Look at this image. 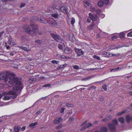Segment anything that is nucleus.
Here are the masks:
<instances>
[{
  "instance_id": "69168bd1",
  "label": "nucleus",
  "mask_w": 132,
  "mask_h": 132,
  "mask_svg": "<svg viewBox=\"0 0 132 132\" xmlns=\"http://www.w3.org/2000/svg\"><path fill=\"white\" fill-rule=\"evenodd\" d=\"M96 11L97 13H99L101 12V10L99 9H97L96 10Z\"/></svg>"
},
{
  "instance_id": "5701e85b",
  "label": "nucleus",
  "mask_w": 132,
  "mask_h": 132,
  "mask_svg": "<svg viewBox=\"0 0 132 132\" xmlns=\"http://www.w3.org/2000/svg\"><path fill=\"white\" fill-rule=\"evenodd\" d=\"M5 75L6 76V77H7V79H8V77L10 75H11V76H12V74L13 73H10V72L8 71H6L5 72Z\"/></svg>"
},
{
  "instance_id": "412c9836",
  "label": "nucleus",
  "mask_w": 132,
  "mask_h": 132,
  "mask_svg": "<svg viewBox=\"0 0 132 132\" xmlns=\"http://www.w3.org/2000/svg\"><path fill=\"white\" fill-rule=\"evenodd\" d=\"M112 118L111 116L108 117H106L105 119H103L102 120L105 122H107Z\"/></svg>"
},
{
  "instance_id": "6e6552de",
  "label": "nucleus",
  "mask_w": 132,
  "mask_h": 132,
  "mask_svg": "<svg viewBox=\"0 0 132 132\" xmlns=\"http://www.w3.org/2000/svg\"><path fill=\"white\" fill-rule=\"evenodd\" d=\"M89 18L93 21H95L97 20V17L95 15H93L92 13H90L89 14Z\"/></svg>"
},
{
  "instance_id": "9b49d317",
  "label": "nucleus",
  "mask_w": 132,
  "mask_h": 132,
  "mask_svg": "<svg viewBox=\"0 0 132 132\" xmlns=\"http://www.w3.org/2000/svg\"><path fill=\"white\" fill-rule=\"evenodd\" d=\"M49 23L53 26H55L57 25L56 22L52 19H51L50 20Z\"/></svg>"
},
{
  "instance_id": "5fc2aeb1",
  "label": "nucleus",
  "mask_w": 132,
  "mask_h": 132,
  "mask_svg": "<svg viewBox=\"0 0 132 132\" xmlns=\"http://www.w3.org/2000/svg\"><path fill=\"white\" fill-rule=\"evenodd\" d=\"M95 25V23L94 22H92L91 24L90 25L91 26V27H93Z\"/></svg>"
},
{
  "instance_id": "09e8293b",
  "label": "nucleus",
  "mask_w": 132,
  "mask_h": 132,
  "mask_svg": "<svg viewBox=\"0 0 132 132\" xmlns=\"http://www.w3.org/2000/svg\"><path fill=\"white\" fill-rule=\"evenodd\" d=\"M65 110V109L64 108H62L61 111V113H63Z\"/></svg>"
},
{
  "instance_id": "bb28decb",
  "label": "nucleus",
  "mask_w": 132,
  "mask_h": 132,
  "mask_svg": "<svg viewBox=\"0 0 132 132\" xmlns=\"http://www.w3.org/2000/svg\"><path fill=\"white\" fill-rule=\"evenodd\" d=\"M119 121L121 123H123L124 121V119L123 117H121L119 118Z\"/></svg>"
},
{
  "instance_id": "864d4df0",
  "label": "nucleus",
  "mask_w": 132,
  "mask_h": 132,
  "mask_svg": "<svg viewBox=\"0 0 132 132\" xmlns=\"http://www.w3.org/2000/svg\"><path fill=\"white\" fill-rule=\"evenodd\" d=\"M62 127V126L61 125H59L56 128L58 129H60Z\"/></svg>"
},
{
  "instance_id": "c756f323",
  "label": "nucleus",
  "mask_w": 132,
  "mask_h": 132,
  "mask_svg": "<svg viewBox=\"0 0 132 132\" xmlns=\"http://www.w3.org/2000/svg\"><path fill=\"white\" fill-rule=\"evenodd\" d=\"M112 122L113 125H114L115 126L117 125L118 124L117 120L116 119H114L112 121Z\"/></svg>"
},
{
  "instance_id": "c85d7f7f",
  "label": "nucleus",
  "mask_w": 132,
  "mask_h": 132,
  "mask_svg": "<svg viewBox=\"0 0 132 132\" xmlns=\"http://www.w3.org/2000/svg\"><path fill=\"white\" fill-rule=\"evenodd\" d=\"M121 69L119 67H118L116 68H114L111 69V72L115 71H117L119 69Z\"/></svg>"
},
{
  "instance_id": "a878e982",
  "label": "nucleus",
  "mask_w": 132,
  "mask_h": 132,
  "mask_svg": "<svg viewBox=\"0 0 132 132\" xmlns=\"http://www.w3.org/2000/svg\"><path fill=\"white\" fill-rule=\"evenodd\" d=\"M37 124V122H35L34 123H31L29 125V127H32L35 126Z\"/></svg>"
},
{
  "instance_id": "bf43d9fd",
  "label": "nucleus",
  "mask_w": 132,
  "mask_h": 132,
  "mask_svg": "<svg viewBox=\"0 0 132 132\" xmlns=\"http://www.w3.org/2000/svg\"><path fill=\"white\" fill-rule=\"evenodd\" d=\"M26 127L25 126H23V127L21 128V131H24L25 129H26Z\"/></svg>"
},
{
  "instance_id": "774afa93",
  "label": "nucleus",
  "mask_w": 132,
  "mask_h": 132,
  "mask_svg": "<svg viewBox=\"0 0 132 132\" xmlns=\"http://www.w3.org/2000/svg\"><path fill=\"white\" fill-rule=\"evenodd\" d=\"M91 87L93 89H95L96 88V87L94 86H92Z\"/></svg>"
},
{
  "instance_id": "ea45409f",
  "label": "nucleus",
  "mask_w": 132,
  "mask_h": 132,
  "mask_svg": "<svg viewBox=\"0 0 132 132\" xmlns=\"http://www.w3.org/2000/svg\"><path fill=\"white\" fill-rule=\"evenodd\" d=\"M128 36H132V31H131L127 34Z\"/></svg>"
},
{
  "instance_id": "473e14b6",
  "label": "nucleus",
  "mask_w": 132,
  "mask_h": 132,
  "mask_svg": "<svg viewBox=\"0 0 132 132\" xmlns=\"http://www.w3.org/2000/svg\"><path fill=\"white\" fill-rule=\"evenodd\" d=\"M103 2L104 4L107 5L109 3V0H104V1H103Z\"/></svg>"
},
{
  "instance_id": "f704fd0d",
  "label": "nucleus",
  "mask_w": 132,
  "mask_h": 132,
  "mask_svg": "<svg viewBox=\"0 0 132 132\" xmlns=\"http://www.w3.org/2000/svg\"><path fill=\"white\" fill-rule=\"evenodd\" d=\"M102 88L105 91H106L107 90V86L105 84L104 85H103Z\"/></svg>"
},
{
  "instance_id": "4d7b16f0",
  "label": "nucleus",
  "mask_w": 132,
  "mask_h": 132,
  "mask_svg": "<svg viewBox=\"0 0 132 132\" xmlns=\"http://www.w3.org/2000/svg\"><path fill=\"white\" fill-rule=\"evenodd\" d=\"M87 5V6H91V4H90V3H88L87 2H86V5Z\"/></svg>"
},
{
  "instance_id": "58836bf2",
  "label": "nucleus",
  "mask_w": 132,
  "mask_h": 132,
  "mask_svg": "<svg viewBox=\"0 0 132 132\" xmlns=\"http://www.w3.org/2000/svg\"><path fill=\"white\" fill-rule=\"evenodd\" d=\"M26 5V3H22L21 4V5L20 6V8H22V7H24Z\"/></svg>"
},
{
  "instance_id": "393cba45",
  "label": "nucleus",
  "mask_w": 132,
  "mask_h": 132,
  "mask_svg": "<svg viewBox=\"0 0 132 132\" xmlns=\"http://www.w3.org/2000/svg\"><path fill=\"white\" fill-rule=\"evenodd\" d=\"M58 12H57L53 14H52V17H53L55 18H56L58 17Z\"/></svg>"
},
{
  "instance_id": "e433bc0d",
  "label": "nucleus",
  "mask_w": 132,
  "mask_h": 132,
  "mask_svg": "<svg viewBox=\"0 0 132 132\" xmlns=\"http://www.w3.org/2000/svg\"><path fill=\"white\" fill-rule=\"evenodd\" d=\"M126 110L122 111L121 113H118L117 114V115L118 116H121L122 114L125 113V112H126Z\"/></svg>"
},
{
  "instance_id": "3c124183",
  "label": "nucleus",
  "mask_w": 132,
  "mask_h": 132,
  "mask_svg": "<svg viewBox=\"0 0 132 132\" xmlns=\"http://www.w3.org/2000/svg\"><path fill=\"white\" fill-rule=\"evenodd\" d=\"M74 120V118H71L69 119V121L71 122L73 121Z\"/></svg>"
},
{
  "instance_id": "79ce46f5",
  "label": "nucleus",
  "mask_w": 132,
  "mask_h": 132,
  "mask_svg": "<svg viewBox=\"0 0 132 132\" xmlns=\"http://www.w3.org/2000/svg\"><path fill=\"white\" fill-rule=\"evenodd\" d=\"M103 54L104 55H106L108 56H110V55H111V54L106 52L103 53Z\"/></svg>"
},
{
  "instance_id": "6ab92c4d",
  "label": "nucleus",
  "mask_w": 132,
  "mask_h": 132,
  "mask_svg": "<svg viewBox=\"0 0 132 132\" xmlns=\"http://www.w3.org/2000/svg\"><path fill=\"white\" fill-rule=\"evenodd\" d=\"M108 129L106 127H104L101 128L100 131L101 132H107Z\"/></svg>"
},
{
  "instance_id": "2eb2a0df",
  "label": "nucleus",
  "mask_w": 132,
  "mask_h": 132,
  "mask_svg": "<svg viewBox=\"0 0 132 132\" xmlns=\"http://www.w3.org/2000/svg\"><path fill=\"white\" fill-rule=\"evenodd\" d=\"M35 43L36 45H37V46H39L43 42L40 40L37 39L35 40Z\"/></svg>"
},
{
  "instance_id": "37998d69",
  "label": "nucleus",
  "mask_w": 132,
  "mask_h": 132,
  "mask_svg": "<svg viewBox=\"0 0 132 132\" xmlns=\"http://www.w3.org/2000/svg\"><path fill=\"white\" fill-rule=\"evenodd\" d=\"M117 36H112V40L114 39H117Z\"/></svg>"
},
{
  "instance_id": "7c9ffc66",
  "label": "nucleus",
  "mask_w": 132,
  "mask_h": 132,
  "mask_svg": "<svg viewBox=\"0 0 132 132\" xmlns=\"http://www.w3.org/2000/svg\"><path fill=\"white\" fill-rule=\"evenodd\" d=\"M119 37L120 38H123L124 37V34L123 33H121L119 35Z\"/></svg>"
},
{
  "instance_id": "72a5a7b5",
  "label": "nucleus",
  "mask_w": 132,
  "mask_h": 132,
  "mask_svg": "<svg viewBox=\"0 0 132 132\" xmlns=\"http://www.w3.org/2000/svg\"><path fill=\"white\" fill-rule=\"evenodd\" d=\"M51 62L52 63L55 64H58L59 63V62L58 61H57L55 60H52L51 61Z\"/></svg>"
},
{
  "instance_id": "052dcab7",
  "label": "nucleus",
  "mask_w": 132,
  "mask_h": 132,
  "mask_svg": "<svg viewBox=\"0 0 132 132\" xmlns=\"http://www.w3.org/2000/svg\"><path fill=\"white\" fill-rule=\"evenodd\" d=\"M64 67V65H61L60 66L58 67V69H61Z\"/></svg>"
},
{
  "instance_id": "0e129e2a",
  "label": "nucleus",
  "mask_w": 132,
  "mask_h": 132,
  "mask_svg": "<svg viewBox=\"0 0 132 132\" xmlns=\"http://www.w3.org/2000/svg\"><path fill=\"white\" fill-rule=\"evenodd\" d=\"M54 11L56 12H59V10L58 9H55Z\"/></svg>"
},
{
  "instance_id": "ddd939ff",
  "label": "nucleus",
  "mask_w": 132,
  "mask_h": 132,
  "mask_svg": "<svg viewBox=\"0 0 132 132\" xmlns=\"http://www.w3.org/2000/svg\"><path fill=\"white\" fill-rule=\"evenodd\" d=\"M64 52L67 54H70L72 53V50L70 48L66 47L64 50Z\"/></svg>"
},
{
  "instance_id": "f3484780",
  "label": "nucleus",
  "mask_w": 132,
  "mask_h": 132,
  "mask_svg": "<svg viewBox=\"0 0 132 132\" xmlns=\"http://www.w3.org/2000/svg\"><path fill=\"white\" fill-rule=\"evenodd\" d=\"M62 119L61 117L55 119L54 121V123L55 124H58L62 121Z\"/></svg>"
},
{
  "instance_id": "b1692460",
  "label": "nucleus",
  "mask_w": 132,
  "mask_h": 132,
  "mask_svg": "<svg viewBox=\"0 0 132 132\" xmlns=\"http://www.w3.org/2000/svg\"><path fill=\"white\" fill-rule=\"evenodd\" d=\"M126 119L127 121L129 122L131 120V117H130L129 115H127L126 116Z\"/></svg>"
},
{
  "instance_id": "338daca9",
  "label": "nucleus",
  "mask_w": 132,
  "mask_h": 132,
  "mask_svg": "<svg viewBox=\"0 0 132 132\" xmlns=\"http://www.w3.org/2000/svg\"><path fill=\"white\" fill-rule=\"evenodd\" d=\"M91 21V20L90 19H87L86 20V22L87 23H90Z\"/></svg>"
},
{
  "instance_id": "13d9d810",
  "label": "nucleus",
  "mask_w": 132,
  "mask_h": 132,
  "mask_svg": "<svg viewBox=\"0 0 132 132\" xmlns=\"http://www.w3.org/2000/svg\"><path fill=\"white\" fill-rule=\"evenodd\" d=\"M91 11L93 12H95L96 11V9L94 8H91Z\"/></svg>"
},
{
  "instance_id": "e2e57ef3",
  "label": "nucleus",
  "mask_w": 132,
  "mask_h": 132,
  "mask_svg": "<svg viewBox=\"0 0 132 132\" xmlns=\"http://www.w3.org/2000/svg\"><path fill=\"white\" fill-rule=\"evenodd\" d=\"M88 29L89 30H91L93 29V27H91L90 26H89L88 27Z\"/></svg>"
},
{
  "instance_id": "49530a36",
  "label": "nucleus",
  "mask_w": 132,
  "mask_h": 132,
  "mask_svg": "<svg viewBox=\"0 0 132 132\" xmlns=\"http://www.w3.org/2000/svg\"><path fill=\"white\" fill-rule=\"evenodd\" d=\"M41 112V111L40 110H38L36 113V114L37 116H38L40 113Z\"/></svg>"
},
{
  "instance_id": "c9c22d12",
  "label": "nucleus",
  "mask_w": 132,
  "mask_h": 132,
  "mask_svg": "<svg viewBox=\"0 0 132 132\" xmlns=\"http://www.w3.org/2000/svg\"><path fill=\"white\" fill-rule=\"evenodd\" d=\"M93 57L94 59H96L98 60H100V58L99 56H97L96 55H94L93 56Z\"/></svg>"
},
{
  "instance_id": "de8ad7c7",
  "label": "nucleus",
  "mask_w": 132,
  "mask_h": 132,
  "mask_svg": "<svg viewBox=\"0 0 132 132\" xmlns=\"http://www.w3.org/2000/svg\"><path fill=\"white\" fill-rule=\"evenodd\" d=\"M73 68L75 69H77L79 68V67L77 65H75L73 66Z\"/></svg>"
},
{
  "instance_id": "c03bdc74",
  "label": "nucleus",
  "mask_w": 132,
  "mask_h": 132,
  "mask_svg": "<svg viewBox=\"0 0 132 132\" xmlns=\"http://www.w3.org/2000/svg\"><path fill=\"white\" fill-rule=\"evenodd\" d=\"M60 57L62 59H65L67 58V57H66V56L64 55H62Z\"/></svg>"
},
{
  "instance_id": "f257e3e1",
  "label": "nucleus",
  "mask_w": 132,
  "mask_h": 132,
  "mask_svg": "<svg viewBox=\"0 0 132 132\" xmlns=\"http://www.w3.org/2000/svg\"><path fill=\"white\" fill-rule=\"evenodd\" d=\"M30 26L32 28V29H31L30 26L28 25L24 26L23 28L24 29L25 31L32 36L36 35L38 31V25L37 24H34L31 22Z\"/></svg>"
},
{
  "instance_id": "dca6fc26",
  "label": "nucleus",
  "mask_w": 132,
  "mask_h": 132,
  "mask_svg": "<svg viewBox=\"0 0 132 132\" xmlns=\"http://www.w3.org/2000/svg\"><path fill=\"white\" fill-rule=\"evenodd\" d=\"M23 88L21 86H14L13 88L12 89L13 90L15 91H16L18 90L19 89H21Z\"/></svg>"
},
{
  "instance_id": "0eeeda50",
  "label": "nucleus",
  "mask_w": 132,
  "mask_h": 132,
  "mask_svg": "<svg viewBox=\"0 0 132 132\" xmlns=\"http://www.w3.org/2000/svg\"><path fill=\"white\" fill-rule=\"evenodd\" d=\"M75 50L78 56H80L84 54V52L80 49L75 48Z\"/></svg>"
},
{
  "instance_id": "f8f14e48",
  "label": "nucleus",
  "mask_w": 132,
  "mask_h": 132,
  "mask_svg": "<svg viewBox=\"0 0 132 132\" xmlns=\"http://www.w3.org/2000/svg\"><path fill=\"white\" fill-rule=\"evenodd\" d=\"M8 43L11 45H14L16 43L14 42V40L11 37L9 38Z\"/></svg>"
},
{
  "instance_id": "a211bd4d",
  "label": "nucleus",
  "mask_w": 132,
  "mask_h": 132,
  "mask_svg": "<svg viewBox=\"0 0 132 132\" xmlns=\"http://www.w3.org/2000/svg\"><path fill=\"white\" fill-rule=\"evenodd\" d=\"M94 77V76H93V75L90 76H88V77H87L85 78L81 79V80L85 81L87 80H89V79H91V78H92V77Z\"/></svg>"
},
{
  "instance_id": "4c0bfd02",
  "label": "nucleus",
  "mask_w": 132,
  "mask_h": 132,
  "mask_svg": "<svg viewBox=\"0 0 132 132\" xmlns=\"http://www.w3.org/2000/svg\"><path fill=\"white\" fill-rule=\"evenodd\" d=\"M87 85H79V86H77L74 87V88H73L70 89V90H72V89H74V88H76V89H77V87H79V86H84V87H86L87 86Z\"/></svg>"
},
{
  "instance_id": "2f4dec72",
  "label": "nucleus",
  "mask_w": 132,
  "mask_h": 132,
  "mask_svg": "<svg viewBox=\"0 0 132 132\" xmlns=\"http://www.w3.org/2000/svg\"><path fill=\"white\" fill-rule=\"evenodd\" d=\"M71 23L73 25L74 23L75 22V19L73 18H71Z\"/></svg>"
},
{
  "instance_id": "1a4fd4ad",
  "label": "nucleus",
  "mask_w": 132,
  "mask_h": 132,
  "mask_svg": "<svg viewBox=\"0 0 132 132\" xmlns=\"http://www.w3.org/2000/svg\"><path fill=\"white\" fill-rule=\"evenodd\" d=\"M109 127L111 131H114L116 129V126L113 124H109Z\"/></svg>"
},
{
  "instance_id": "8fccbe9b",
  "label": "nucleus",
  "mask_w": 132,
  "mask_h": 132,
  "mask_svg": "<svg viewBox=\"0 0 132 132\" xmlns=\"http://www.w3.org/2000/svg\"><path fill=\"white\" fill-rule=\"evenodd\" d=\"M72 105V104H70L69 103H66V106L68 107H71Z\"/></svg>"
},
{
  "instance_id": "39448f33",
  "label": "nucleus",
  "mask_w": 132,
  "mask_h": 132,
  "mask_svg": "<svg viewBox=\"0 0 132 132\" xmlns=\"http://www.w3.org/2000/svg\"><path fill=\"white\" fill-rule=\"evenodd\" d=\"M52 37L56 41L61 43L62 41V39L56 34H51Z\"/></svg>"
},
{
  "instance_id": "20e7f679",
  "label": "nucleus",
  "mask_w": 132,
  "mask_h": 132,
  "mask_svg": "<svg viewBox=\"0 0 132 132\" xmlns=\"http://www.w3.org/2000/svg\"><path fill=\"white\" fill-rule=\"evenodd\" d=\"M31 19L34 20V21H40V22L44 23H46L48 22V20L47 19L37 17H32Z\"/></svg>"
},
{
  "instance_id": "f03ea898",
  "label": "nucleus",
  "mask_w": 132,
  "mask_h": 132,
  "mask_svg": "<svg viewBox=\"0 0 132 132\" xmlns=\"http://www.w3.org/2000/svg\"><path fill=\"white\" fill-rule=\"evenodd\" d=\"M15 75L12 74V76H11L9 78V79L10 80L13 81L15 83L16 85H21L22 82L20 79L16 77H14V76Z\"/></svg>"
},
{
  "instance_id": "4be33fe9",
  "label": "nucleus",
  "mask_w": 132,
  "mask_h": 132,
  "mask_svg": "<svg viewBox=\"0 0 132 132\" xmlns=\"http://www.w3.org/2000/svg\"><path fill=\"white\" fill-rule=\"evenodd\" d=\"M104 3L103 1H99L98 3V5L100 7H101L103 5Z\"/></svg>"
},
{
  "instance_id": "9d476101",
  "label": "nucleus",
  "mask_w": 132,
  "mask_h": 132,
  "mask_svg": "<svg viewBox=\"0 0 132 132\" xmlns=\"http://www.w3.org/2000/svg\"><path fill=\"white\" fill-rule=\"evenodd\" d=\"M60 10L62 12L65 13L67 14L68 13V12L67 9V8L64 6L60 8Z\"/></svg>"
},
{
  "instance_id": "680f3d73",
  "label": "nucleus",
  "mask_w": 132,
  "mask_h": 132,
  "mask_svg": "<svg viewBox=\"0 0 132 132\" xmlns=\"http://www.w3.org/2000/svg\"><path fill=\"white\" fill-rule=\"evenodd\" d=\"M58 47L60 49H62V46L60 45H59Z\"/></svg>"
},
{
  "instance_id": "4468645a",
  "label": "nucleus",
  "mask_w": 132,
  "mask_h": 132,
  "mask_svg": "<svg viewBox=\"0 0 132 132\" xmlns=\"http://www.w3.org/2000/svg\"><path fill=\"white\" fill-rule=\"evenodd\" d=\"M92 125L90 123H89L86 124L84 127L82 128L81 129V131H83V130H85L86 129L88 128L90 126Z\"/></svg>"
},
{
  "instance_id": "cd10ccee",
  "label": "nucleus",
  "mask_w": 132,
  "mask_h": 132,
  "mask_svg": "<svg viewBox=\"0 0 132 132\" xmlns=\"http://www.w3.org/2000/svg\"><path fill=\"white\" fill-rule=\"evenodd\" d=\"M123 46H120L118 47H115V46H111V48H112V50L115 49H118L119 48L122 47Z\"/></svg>"
},
{
  "instance_id": "6e6d98bb",
  "label": "nucleus",
  "mask_w": 132,
  "mask_h": 132,
  "mask_svg": "<svg viewBox=\"0 0 132 132\" xmlns=\"http://www.w3.org/2000/svg\"><path fill=\"white\" fill-rule=\"evenodd\" d=\"M15 53V52H12L9 53L10 55L11 56H13Z\"/></svg>"
},
{
  "instance_id": "7ed1b4c3",
  "label": "nucleus",
  "mask_w": 132,
  "mask_h": 132,
  "mask_svg": "<svg viewBox=\"0 0 132 132\" xmlns=\"http://www.w3.org/2000/svg\"><path fill=\"white\" fill-rule=\"evenodd\" d=\"M8 95H12L13 96H5L3 98V99L5 100H9L12 97L13 99H14L16 98L18 96L17 93L13 91H9L8 93Z\"/></svg>"
},
{
  "instance_id": "aec40b11",
  "label": "nucleus",
  "mask_w": 132,
  "mask_h": 132,
  "mask_svg": "<svg viewBox=\"0 0 132 132\" xmlns=\"http://www.w3.org/2000/svg\"><path fill=\"white\" fill-rule=\"evenodd\" d=\"M20 129V127L19 126H15L14 130L15 132H19Z\"/></svg>"
},
{
  "instance_id": "423d86ee",
  "label": "nucleus",
  "mask_w": 132,
  "mask_h": 132,
  "mask_svg": "<svg viewBox=\"0 0 132 132\" xmlns=\"http://www.w3.org/2000/svg\"><path fill=\"white\" fill-rule=\"evenodd\" d=\"M6 77L5 73H2L0 74V79L4 80L6 82L8 81V79Z\"/></svg>"
},
{
  "instance_id": "603ef678",
  "label": "nucleus",
  "mask_w": 132,
  "mask_h": 132,
  "mask_svg": "<svg viewBox=\"0 0 132 132\" xmlns=\"http://www.w3.org/2000/svg\"><path fill=\"white\" fill-rule=\"evenodd\" d=\"M100 100L101 101H103L104 100V98L102 97H101L99 98Z\"/></svg>"
},
{
  "instance_id": "a18cd8bd",
  "label": "nucleus",
  "mask_w": 132,
  "mask_h": 132,
  "mask_svg": "<svg viewBox=\"0 0 132 132\" xmlns=\"http://www.w3.org/2000/svg\"><path fill=\"white\" fill-rule=\"evenodd\" d=\"M50 84H46L45 85H44L43 87H49L51 85Z\"/></svg>"
},
{
  "instance_id": "a19ab883",
  "label": "nucleus",
  "mask_w": 132,
  "mask_h": 132,
  "mask_svg": "<svg viewBox=\"0 0 132 132\" xmlns=\"http://www.w3.org/2000/svg\"><path fill=\"white\" fill-rule=\"evenodd\" d=\"M31 80L34 82L36 80V79L35 78H30Z\"/></svg>"
}]
</instances>
